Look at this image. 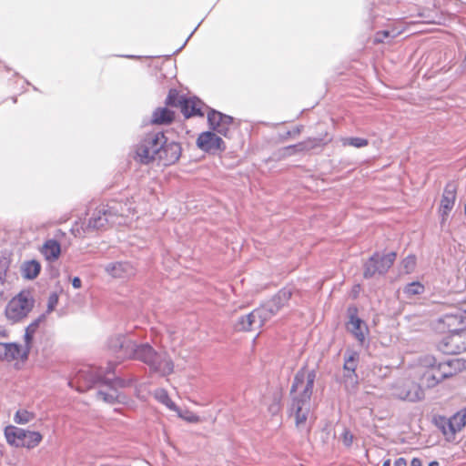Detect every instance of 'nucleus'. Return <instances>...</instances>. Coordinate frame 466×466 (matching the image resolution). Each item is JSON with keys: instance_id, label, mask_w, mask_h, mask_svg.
Segmentation results:
<instances>
[{"instance_id": "nucleus-1", "label": "nucleus", "mask_w": 466, "mask_h": 466, "mask_svg": "<svg viewBox=\"0 0 466 466\" xmlns=\"http://www.w3.org/2000/svg\"><path fill=\"white\" fill-rule=\"evenodd\" d=\"M107 348L119 359H133L144 362L151 372L166 377L173 373L174 362L167 352H157L148 342L137 344L124 334L108 338Z\"/></svg>"}, {"instance_id": "nucleus-2", "label": "nucleus", "mask_w": 466, "mask_h": 466, "mask_svg": "<svg viewBox=\"0 0 466 466\" xmlns=\"http://www.w3.org/2000/svg\"><path fill=\"white\" fill-rule=\"evenodd\" d=\"M166 143L163 131L148 132L136 147V159L142 165H148L157 160Z\"/></svg>"}, {"instance_id": "nucleus-3", "label": "nucleus", "mask_w": 466, "mask_h": 466, "mask_svg": "<svg viewBox=\"0 0 466 466\" xmlns=\"http://www.w3.org/2000/svg\"><path fill=\"white\" fill-rule=\"evenodd\" d=\"M397 258L396 251L380 253L374 251L367 259L362 262V277L365 279H371L376 277H384L394 265Z\"/></svg>"}, {"instance_id": "nucleus-4", "label": "nucleus", "mask_w": 466, "mask_h": 466, "mask_svg": "<svg viewBox=\"0 0 466 466\" xmlns=\"http://www.w3.org/2000/svg\"><path fill=\"white\" fill-rule=\"evenodd\" d=\"M35 299L29 289L21 290L6 305L5 317L15 322L25 318L33 309Z\"/></svg>"}, {"instance_id": "nucleus-5", "label": "nucleus", "mask_w": 466, "mask_h": 466, "mask_svg": "<svg viewBox=\"0 0 466 466\" xmlns=\"http://www.w3.org/2000/svg\"><path fill=\"white\" fill-rule=\"evenodd\" d=\"M5 437L10 446L29 450L36 447L43 439L39 431H28L14 425L5 428Z\"/></svg>"}, {"instance_id": "nucleus-6", "label": "nucleus", "mask_w": 466, "mask_h": 466, "mask_svg": "<svg viewBox=\"0 0 466 466\" xmlns=\"http://www.w3.org/2000/svg\"><path fill=\"white\" fill-rule=\"evenodd\" d=\"M432 327L439 333L461 335L466 331V310L457 309L443 314L433 322Z\"/></svg>"}, {"instance_id": "nucleus-7", "label": "nucleus", "mask_w": 466, "mask_h": 466, "mask_svg": "<svg viewBox=\"0 0 466 466\" xmlns=\"http://www.w3.org/2000/svg\"><path fill=\"white\" fill-rule=\"evenodd\" d=\"M104 380L105 375L101 369L86 366L81 368L68 384L72 388L76 384V390L78 392H85L96 384H103Z\"/></svg>"}, {"instance_id": "nucleus-8", "label": "nucleus", "mask_w": 466, "mask_h": 466, "mask_svg": "<svg viewBox=\"0 0 466 466\" xmlns=\"http://www.w3.org/2000/svg\"><path fill=\"white\" fill-rule=\"evenodd\" d=\"M208 125L213 130L225 137H229V127L233 124V116L224 114L217 109L208 108Z\"/></svg>"}, {"instance_id": "nucleus-9", "label": "nucleus", "mask_w": 466, "mask_h": 466, "mask_svg": "<svg viewBox=\"0 0 466 466\" xmlns=\"http://www.w3.org/2000/svg\"><path fill=\"white\" fill-rule=\"evenodd\" d=\"M317 371L316 370H311L307 371L306 366L302 367L300 370H299L294 378L293 381L290 387V394H294L297 392L299 387L306 380V385L301 392L299 394H301L305 397L310 398L313 393V388H314V382L316 380Z\"/></svg>"}, {"instance_id": "nucleus-10", "label": "nucleus", "mask_w": 466, "mask_h": 466, "mask_svg": "<svg viewBox=\"0 0 466 466\" xmlns=\"http://www.w3.org/2000/svg\"><path fill=\"white\" fill-rule=\"evenodd\" d=\"M196 144L200 150L209 154L226 150L223 139L211 129L200 133Z\"/></svg>"}, {"instance_id": "nucleus-11", "label": "nucleus", "mask_w": 466, "mask_h": 466, "mask_svg": "<svg viewBox=\"0 0 466 466\" xmlns=\"http://www.w3.org/2000/svg\"><path fill=\"white\" fill-rule=\"evenodd\" d=\"M310 398L301 394L292 396L289 413L290 416L293 415L295 417V424L297 427H299L307 421L310 410Z\"/></svg>"}, {"instance_id": "nucleus-12", "label": "nucleus", "mask_w": 466, "mask_h": 466, "mask_svg": "<svg viewBox=\"0 0 466 466\" xmlns=\"http://www.w3.org/2000/svg\"><path fill=\"white\" fill-rule=\"evenodd\" d=\"M437 372L441 373L440 379H449L466 370V360L448 357L442 360H436Z\"/></svg>"}, {"instance_id": "nucleus-13", "label": "nucleus", "mask_w": 466, "mask_h": 466, "mask_svg": "<svg viewBox=\"0 0 466 466\" xmlns=\"http://www.w3.org/2000/svg\"><path fill=\"white\" fill-rule=\"evenodd\" d=\"M359 309L355 305H350L347 309L349 321L347 322V329L355 337V339L363 343L365 339L364 330H368V327L364 320L358 315Z\"/></svg>"}, {"instance_id": "nucleus-14", "label": "nucleus", "mask_w": 466, "mask_h": 466, "mask_svg": "<svg viewBox=\"0 0 466 466\" xmlns=\"http://www.w3.org/2000/svg\"><path fill=\"white\" fill-rule=\"evenodd\" d=\"M182 147L178 142L168 141L166 137V143L161 149V154L158 156L157 160L162 162L164 166H171L177 163L181 157Z\"/></svg>"}, {"instance_id": "nucleus-15", "label": "nucleus", "mask_w": 466, "mask_h": 466, "mask_svg": "<svg viewBox=\"0 0 466 466\" xmlns=\"http://www.w3.org/2000/svg\"><path fill=\"white\" fill-rule=\"evenodd\" d=\"M456 192L457 187L453 182H449L446 184L440 205V215L441 218V224H443L450 212L453 208L455 199H456Z\"/></svg>"}, {"instance_id": "nucleus-16", "label": "nucleus", "mask_w": 466, "mask_h": 466, "mask_svg": "<svg viewBox=\"0 0 466 466\" xmlns=\"http://www.w3.org/2000/svg\"><path fill=\"white\" fill-rule=\"evenodd\" d=\"M25 346L17 342H0V360L14 361L21 360L26 361L28 358L24 357Z\"/></svg>"}, {"instance_id": "nucleus-17", "label": "nucleus", "mask_w": 466, "mask_h": 466, "mask_svg": "<svg viewBox=\"0 0 466 466\" xmlns=\"http://www.w3.org/2000/svg\"><path fill=\"white\" fill-rule=\"evenodd\" d=\"M461 335L449 334L438 344V350L446 355H457L466 350L464 343L461 344Z\"/></svg>"}, {"instance_id": "nucleus-18", "label": "nucleus", "mask_w": 466, "mask_h": 466, "mask_svg": "<svg viewBox=\"0 0 466 466\" xmlns=\"http://www.w3.org/2000/svg\"><path fill=\"white\" fill-rule=\"evenodd\" d=\"M105 270L113 278L126 279L136 274V268L129 261H117L108 263Z\"/></svg>"}, {"instance_id": "nucleus-19", "label": "nucleus", "mask_w": 466, "mask_h": 466, "mask_svg": "<svg viewBox=\"0 0 466 466\" xmlns=\"http://www.w3.org/2000/svg\"><path fill=\"white\" fill-rule=\"evenodd\" d=\"M426 366L428 369L421 375V383L427 388L431 389L437 386L443 379H440L441 373L437 372L436 358L430 357L426 360Z\"/></svg>"}, {"instance_id": "nucleus-20", "label": "nucleus", "mask_w": 466, "mask_h": 466, "mask_svg": "<svg viewBox=\"0 0 466 466\" xmlns=\"http://www.w3.org/2000/svg\"><path fill=\"white\" fill-rule=\"evenodd\" d=\"M205 106L204 102L200 100L197 96H186V99L183 103V106L181 109V113L183 114L185 118H189L192 116H204L203 106Z\"/></svg>"}, {"instance_id": "nucleus-21", "label": "nucleus", "mask_w": 466, "mask_h": 466, "mask_svg": "<svg viewBox=\"0 0 466 466\" xmlns=\"http://www.w3.org/2000/svg\"><path fill=\"white\" fill-rule=\"evenodd\" d=\"M46 314H40L34 321H32L25 329L24 341H25V352L24 357L28 358L32 345L34 342V336L39 327V325L46 320Z\"/></svg>"}, {"instance_id": "nucleus-22", "label": "nucleus", "mask_w": 466, "mask_h": 466, "mask_svg": "<svg viewBox=\"0 0 466 466\" xmlns=\"http://www.w3.org/2000/svg\"><path fill=\"white\" fill-rule=\"evenodd\" d=\"M398 396L401 400L415 402L423 399L424 391L420 385L412 382L404 385L398 393Z\"/></svg>"}, {"instance_id": "nucleus-23", "label": "nucleus", "mask_w": 466, "mask_h": 466, "mask_svg": "<svg viewBox=\"0 0 466 466\" xmlns=\"http://www.w3.org/2000/svg\"><path fill=\"white\" fill-rule=\"evenodd\" d=\"M109 223V218L105 213L104 208L100 205L92 213L86 225V230H99L105 228L106 225Z\"/></svg>"}, {"instance_id": "nucleus-24", "label": "nucleus", "mask_w": 466, "mask_h": 466, "mask_svg": "<svg viewBox=\"0 0 466 466\" xmlns=\"http://www.w3.org/2000/svg\"><path fill=\"white\" fill-rule=\"evenodd\" d=\"M176 114L167 106H159L153 111L150 123L152 125H170L175 120Z\"/></svg>"}, {"instance_id": "nucleus-25", "label": "nucleus", "mask_w": 466, "mask_h": 466, "mask_svg": "<svg viewBox=\"0 0 466 466\" xmlns=\"http://www.w3.org/2000/svg\"><path fill=\"white\" fill-rule=\"evenodd\" d=\"M41 253L46 260L50 262L56 261L61 254L59 241L55 238L47 239L41 248Z\"/></svg>"}, {"instance_id": "nucleus-26", "label": "nucleus", "mask_w": 466, "mask_h": 466, "mask_svg": "<svg viewBox=\"0 0 466 466\" xmlns=\"http://www.w3.org/2000/svg\"><path fill=\"white\" fill-rule=\"evenodd\" d=\"M450 431V436L447 437L448 441H452L455 439V434L461 431L466 425V415H461V412L455 413L452 417L448 419L446 422Z\"/></svg>"}, {"instance_id": "nucleus-27", "label": "nucleus", "mask_w": 466, "mask_h": 466, "mask_svg": "<svg viewBox=\"0 0 466 466\" xmlns=\"http://www.w3.org/2000/svg\"><path fill=\"white\" fill-rule=\"evenodd\" d=\"M41 272V264L36 259L25 261L21 266V275L25 279L33 280L38 277Z\"/></svg>"}, {"instance_id": "nucleus-28", "label": "nucleus", "mask_w": 466, "mask_h": 466, "mask_svg": "<svg viewBox=\"0 0 466 466\" xmlns=\"http://www.w3.org/2000/svg\"><path fill=\"white\" fill-rule=\"evenodd\" d=\"M110 392H106L105 390H99L96 392L97 399H101L107 404H116V403H126L127 396L124 393L119 392L116 389H109Z\"/></svg>"}, {"instance_id": "nucleus-29", "label": "nucleus", "mask_w": 466, "mask_h": 466, "mask_svg": "<svg viewBox=\"0 0 466 466\" xmlns=\"http://www.w3.org/2000/svg\"><path fill=\"white\" fill-rule=\"evenodd\" d=\"M136 380H137L135 377L122 378L116 376L113 379L105 377L103 385L106 386L108 389H126L131 387L136 382Z\"/></svg>"}, {"instance_id": "nucleus-30", "label": "nucleus", "mask_w": 466, "mask_h": 466, "mask_svg": "<svg viewBox=\"0 0 466 466\" xmlns=\"http://www.w3.org/2000/svg\"><path fill=\"white\" fill-rule=\"evenodd\" d=\"M292 295L293 289L287 286L279 289L270 299L280 310L283 307L288 305Z\"/></svg>"}, {"instance_id": "nucleus-31", "label": "nucleus", "mask_w": 466, "mask_h": 466, "mask_svg": "<svg viewBox=\"0 0 466 466\" xmlns=\"http://www.w3.org/2000/svg\"><path fill=\"white\" fill-rule=\"evenodd\" d=\"M327 141L323 137H309L304 141L297 143V147H300L303 149V152L314 150L317 148H322L325 145H327Z\"/></svg>"}, {"instance_id": "nucleus-32", "label": "nucleus", "mask_w": 466, "mask_h": 466, "mask_svg": "<svg viewBox=\"0 0 466 466\" xmlns=\"http://www.w3.org/2000/svg\"><path fill=\"white\" fill-rule=\"evenodd\" d=\"M185 99V95H179L176 88H170L166 97L165 105L166 106L179 107L181 110Z\"/></svg>"}, {"instance_id": "nucleus-33", "label": "nucleus", "mask_w": 466, "mask_h": 466, "mask_svg": "<svg viewBox=\"0 0 466 466\" xmlns=\"http://www.w3.org/2000/svg\"><path fill=\"white\" fill-rule=\"evenodd\" d=\"M344 363L343 370H350L356 371L359 361L360 353L356 350H347L343 355Z\"/></svg>"}, {"instance_id": "nucleus-34", "label": "nucleus", "mask_w": 466, "mask_h": 466, "mask_svg": "<svg viewBox=\"0 0 466 466\" xmlns=\"http://www.w3.org/2000/svg\"><path fill=\"white\" fill-rule=\"evenodd\" d=\"M341 382L344 384L346 390H354L359 385V376L354 370H343Z\"/></svg>"}, {"instance_id": "nucleus-35", "label": "nucleus", "mask_w": 466, "mask_h": 466, "mask_svg": "<svg viewBox=\"0 0 466 466\" xmlns=\"http://www.w3.org/2000/svg\"><path fill=\"white\" fill-rule=\"evenodd\" d=\"M301 152H303V149L300 147H297V144L289 145V146L284 147L283 148L279 149L278 152L274 153L273 158L279 160L286 157H289V156L295 155L297 153H301Z\"/></svg>"}, {"instance_id": "nucleus-36", "label": "nucleus", "mask_w": 466, "mask_h": 466, "mask_svg": "<svg viewBox=\"0 0 466 466\" xmlns=\"http://www.w3.org/2000/svg\"><path fill=\"white\" fill-rule=\"evenodd\" d=\"M342 146L361 148L369 145V140L364 137H349L341 139Z\"/></svg>"}, {"instance_id": "nucleus-37", "label": "nucleus", "mask_w": 466, "mask_h": 466, "mask_svg": "<svg viewBox=\"0 0 466 466\" xmlns=\"http://www.w3.org/2000/svg\"><path fill=\"white\" fill-rule=\"evenodd\" d=\"M424 285L419 281H412L408 283L403 289L404 294H406L408 297L420 295L424 292Z\"/></svg>"}, {"instance_id": "nucleus-38", "label": "nucleus", "mask_w": 466, "mask_h": 466, "mask_svg": "<svg viewBox=\"0 0 466 466\" xmlns=\"http://www.w3.org/2000/svg\"><path fill=\"white\" fill-rule=\"evenodd\" d=\"M104 208L105 213H106L109 223H115V218L122 216V210L119 208V205H101Z\"/></svg>"}, {"instance_id": "nucleus-39", "label": "nucleus", "mask_w": 466, "mask_h": 466, "mask_svg": "<svg viewBox=\"0 0 466 466\" xmlns=\"http://www.w3.org/2000/svg\"><path fill=\"white\" fill-rule=\"evenodd\" d=\"M35 418V414L33 412L28 411L27 410H18L14 416V421L16 424H26L31 421Z\"/></svg>"}, {"instance_id": "nucleus-40", "label": "nucleus", "mask_w": 466, "mask_h": 466, "mask_svg": "<svg viewBox=\"0 0 466 466\" xmlns=\"http://www.w3.org/2000/svg\"><path fill=\"white\" fill-rule=\"evenodd\" d=\"M253 311L258 319V328H261L268 320L272 318L262 304L253 309Z\"/></svg>"}, {"instance_id": "nucleus-41", "label": "nucleus", "mask_w": 466, "mask_h": 466, "mask_svg": "<svg viewBox=\"0 0 466 466\" xmlns=\"http://www.w3.org/2000/svg\"><path fill=\"white\" fill-rule=\"evenodd\" d=\"M416 261V256L413 254H410L405 258H403L400 265L404 272L407 274L411 273L415 269Z\"/></svg>"}, {"instance_id": "nucleus-42", "label": "nucleus", "mask_w": 466, "mask_h": 466, "mask_svg": "<svg viewBox=\"0 0 466 466\" xmlns=\"http://www.w3.org/2000/svg\"><path fill=\"white\" fill-rule=\"evenodd\" d=\"M11 260L5 255L0 256V282L3 284L6 279V273L9 269Z\"/></svg>"}, {"instance_id": "nucleus-43", "label": "nucleus", "mask_w": 466, "mask_h": 466, "mask_svg": "<svg viewBox=\"0 0 466 466\" xmlns=\"http://www.w3.org/2000/svg\"><path fill=\"white\" fill-rule=\"evenodd\" d=\"M59 296L58 293L54 291L49 294L48 299H47V305H46V310L43 313L46 314V318L48 314L53 312L56 309V307L58 304Z\"/></svg>"}, {"instance_id": "nucleus-44", "label": "nucleus", "mask_w": 466, "mask_h": 466, "mask_svg": "<svg viewBox=\"0 0 466 466\" xmlns=\"http://www.w3.org/2000/svg\"><path fill=\"white\" fill-rule=\"evenodd\" d=\"M395 35H396L393 34V32L389 29L378 31L374 36V43H384L386 40L395 37Z\"/></svg>"}, {"instance_id": "nucleus-45", "label": "nucleus", "mask_w": 466, "mask_h": 466, "mask_svg": "<svg viewBox=\"0 0 466 466\" xmlns=\"http://www.w3.org/2000/svg\"><path fill=\"white\" fill-rule=\"evenodd\" d=\"M157 399L161 403L166 405L171 410H177L176 404L171 400V399L169 398V396L166 390H162L159 392V394L157 395Z\"/></svg>"}, {"instance_id": "nucleus-46", "label": "nucleus", "mask_w": 466, "mask_h": 466, "mask_svg": "<svg viewBox=\"0 0 466 466\" xmlns=\"http://www.w3.org/2000/svg\"><path fill=\"white\" fill-rule=\"evenodd\" d=\"M234 329H235V330L240 331V332H247V331L251 330L248 324L246 315H242L238 318L236 323L234 324Z\"/></svg>"}, {"instance_id": "nucleus-47", "label": "nucleus", "mask_w": 466, "mask_h": 466, "mask_svg": "<svg viewBox=\"0 0 466 466\" xmlns=\"http://www.w3.org/2000/svg\"><path fill=\"white\" fill-rule=\"evenodd\" d=\"M304 127L302 125L296 127L293 130H288L285 134L280 136V140L285 141L289 137L298 136L301 133Z\"/></svg>"}, {"instance_id": "nucleus-48", "label": "nucleus", "mask_w": 466, "mask_h": 466, "mask_svg": "<svg viewBox=\"0 0 466 466\" xmlns=\"http://www.w3.org/2000/svg\"><path fill=\"white\" fill-rule=\"evenodd\" d=\"M341 438H342V442H343L344 446L349 448L352 445L354 437L349 429H347V428L344 429Z\"/></svg>"}, {"instance_id": "nucleus-49", "label": "nucleus", "mask_w": 466, "mask_h": 466, "mask_svg": "<svg viewBox=\"0 0 466 466\" xmlns=\"http://www.w3.org/2000/svg\"><path fill=\"white\" fill-rule=\"evenodd\" d=\"M447 421L448 419H446L445 417H440L439 420H437L436 422L438 428L441 431V432L443 433V435H445L446 438L450 436V431L448 429V425L446 424Z\"/></svg>"}, {"instance_id": "nucleus-50", "label": "nucleus", "mask_w": 466, "mask_h": 466, "mask_svg": "<svg viewBox=\"0 0 466 466\" xmlns=\"http://www.w3.org/2000/svg\"><path fill=\"white\" fill-rule=\"evenodd\" d=\"M262 305L265 307V309L268 310L271 317H274L279 311L278 307H276V305L271 301V299L265 301L264 303H262Z\"/></svg>"}, {"instance_id": "nucleus-51", "label": "nucleus", "mask_w": 466, "mask_h": 466, "mask_svg": "<svg viewBox=\"0 0 466 466\" xmlns=\"http://www.w3.org/2000/svg\"><path fill=\"white\" fill-rule=\"evenodd\" d=\"M246 316H247L248 324L250 329L252 328V326L254 324H256V323L258 324V319L256 317V315H255L253 310L251 312H249L248 314H246Z\"/></svg>"}, {"instance_id": "nucleus-52", "label": "nucleus", "mask_w": 466, "mask_h": 466, "mask_svg": "<svg viewBox=\"0 0 466 466\" xmlns=\"http://www.w3.org/2000/svg\"><path fill=\"white\" fill-rule=\"evenodd\" d=\"M201 22L198 23V25L194 28V30L190 33V35L187 36V38L185 40V42L183 43V45L178 47L176 51L173 52L172 55H177L187 45V41L189 40V38L193 35V34L197 31V29L198 28V26L200 25Z\"/></svg>"}, {"instance_id": "nucleus-53", "label": "nucleus", "mask_w": 466, "mask_h": 466, "mask_svg": "<svg viewBox=\"0 0 466 466\" xmlns=\"http://www.w3.org/2000/svg\"><path fill=\"white\" fill-rule=\"evenodd\" d=\"M74 289H80L82 286V280L79 277L76 276L71 280Z\"/></svg>"}, {"instance_id": "nucleus-54", "label": "nucleus", "mask_w": 466, "mask_h": 466, "mask_svg": "<svg viewBox=\"0 0 466 466\" xmlns=\"http://www.w3.org/2000/svg\"><path fill=\"white\" fill-rule=\"evenodd\" d=\"M393 465L394 466H407V461L403 457H399L398 459L395 460Z\"/></svg>"}, {"instance_id": "nucleus-55", "label": "nucleus", "mask_w": 466, "mask_h": 466, "mask_svg": "<svg viewBox=\"0 0 466 466\" xmlns=\"http://www.w3.org/2000/svg\"><path fill=\"white\" fill-rule=\"evenodd\" d=\"M115 368H116V365L109 363L106 371L102 370V372L104 373L105 376H106V374L114 373Z\"/></svg>"}, {"instance_id": "nucleus-56", "label": "nucleus", "mask_w": 466, "mask_h": 466, "mask_svg": "<svg viewBox=\"0 0 466 466\" xmlns=\"http://www.w3.org/2000/svg\"><path fill=\"white\" fill-rule=\"evenodd\" d=\"M410 466H422L421 460L420 458H413L410 461Z\"/></svg>"}, {"instance_id": "nucleus-57", "label": "nucleus", "mask_w": 466, "mask_h": 466, "mask_svg": "<svg viewBox=\"0 0 466 466\" xmlns=\"http://www.w3.org/2000/svg\"><path fill=\"white\" fill-rule=\"evenodd\" d=\"M377 15H378L376 14V12L373 9H371L370 12V15H369V18L371 21H373L376 18Z\"/></svg>"}, {"instance_id": "nucleus-58", "label": "nucleus", "mask_w": 466, "mask_h": 466, "mask_svg": "<svg viewBox=\"0 0 466 466\" xmlns=\"http://www.w3.org/2000/svg\"><path fill=\"white\" fill-rule=\"evenodd\" d=\"M391 465V460L390 459H386L382 461V465L381 466H390Z\"/></svg>"}, {"instance_id": "nucleus-59", "label": "nucleus", "mask_w": 466, "mask_h": 466, "mask_svg": "<svg viewBox=\"0 0 466 466\" xmlns=\"http://www.w3.org/2000/svg\"><path fill=\"white\" fill-rule=\"evenodd\" d=\"M124 57H127V58H130V59H138V58H141V56H134V55H127V56H123Z\"/></svg>"}, {"instance_id": "nucleus-60", "label": "nucleus", "mask_w": 466, "mask_h": 466, "mask_svg": "<svg viewBox=\"0 0 466 466\" xmlns=\"http://www.w3.org/2000/svg\"><path fill=\"white\" fill-rule=\"evenodd\" d=\"M428 466H440V463L437 461H431L429 462Z\"/></svg>"}, {"instance_id": "nucleus-61", "label": "nucleus", "mask_w": 466, "mask_h": 466, "mask_svg": "<svg viewBox=\"0 0 466 466\" xmlns=\"http://www.w3.org/2000/svg\"><path fill=\"white\" fill-rule=\"evenodd\" d=\"M461 415H466V407L462 409L461 411Z\"/></svg>"}, {"instance_id": "nucleus-62", "label": "nucleus", "mask_w": 466, "mask_h": 466, "mask_svg": "<svg viewBox=\"0 0 466 466\" xmlns=\"http://www.w3.org/2000/svg\"><path fill=\"white\" fill-rule=\"evenodd\" d=\"M12 100H13V102H14V103H16V102H17V98H16V96H13V97H12Z\"/></svg>"}, {"instance_id": "nucleus-63", "label": "nucleus", "mask_w": 466, "mask_h": 466, "mask_svg": "<svg viewBox=\"0 0 466 466\" xmlns=\"http://www.w3.org/2000/svg\"><path fill=\"white\" fill-rule=\"evenodd\" d=\"M33 89L35 90V91L38 90L37 87H35V86H33Z\"/></svg>"}]
</instances>
